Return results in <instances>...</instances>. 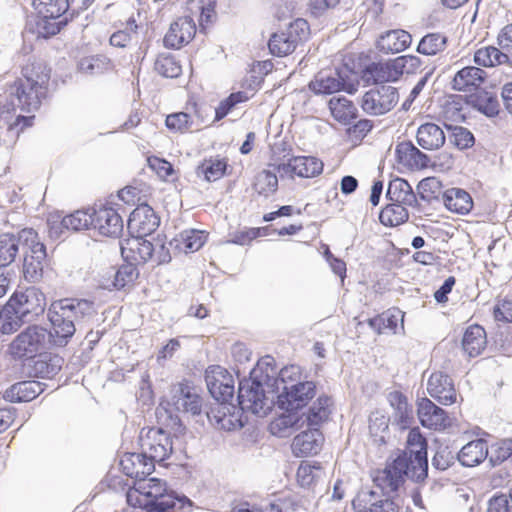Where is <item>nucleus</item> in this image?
Masks as SVG:
<instances>
[{"mask_svg": "<svg viewBox=\"0 0 512 512\" xmlns=\"http://www.w3.org/2000/svg\"><path fill=\"white\" fill-rule=\"evenodd\" d=\"M20 240L23 241L24 261L23 274L27 281L36 282L42 278L46 248L38 239V234L32 228L20 231Z\"/></svg>", "mask_w": 512, "mask_h": 512, "instance_id": "nucleus-10", "label": "nucleus"}, {"mask_svg": "<svg viewBox=\"0 0 512 512\" xmlns=\"http://www.w3.org/2000/svg\"><path fill=\"white\" fill-rule=\"evenodd\" d=\"M138 274L136 266L130 263L124 264L108 280L101 282L99 286L109 291L113 289L120 290L132 284L137 279Z\"/></svg>", "mask_w": 512, "mask_h": 512, "instance_id": "nucleus-39", "label": "nucleus"}, {"mask_svg": "<svg viewBox=\"0 0 512 512\" xmlns=\"http://www.w3.org/2000/svg\"><path fill=\"white\" fill-rule=\"evenodd\" d=\"M20 243L23 245L20 234L18 237L8 233L0 235V267H6L15 260Z\"/></svg>", "mask_w": 512, "mask_h": 512, "instance_id": "nucleus-42", "label": "nucleus"}, {"mask_svg": "<svg viewBox=\"0 0 512 512\" xmlns=\"http://www.w3.org/2000/svg\"><path fill=\"white\" fill-rule=\"evenodd\" d=\"M406 449L399 454L385 469H394L396 462H402L404 468L400 471L402 479L410 478L415 482L423 481L428 475L427 441L418 428L409 431L406 441Z\"/></svg>", "mask_w": 512, "mask_h": 512, "instance_id": "nucleus-5", "label": "nucleus"}, {"mask_svg": "<svg viewBox=\"0 0 512 512\" xmlns=\"http://www.w3.org/2000/svg\"><path fill=\"white\" fill-rule=\"evenodd\" d=\"M357 87L356 75L347 67L322 70L309 83V89L317 95L333 94L342 90L354 94Z\"/></svg>", "mask_w": 512, "mask_h": 512, "instance_id": "nucleus-9", "label": "nucleus"}, {"mask_svg": "<svg viewBox=\"0 0 512 512\" xmlns=\"http://www.w3.org/2000/svg\"><path fill=\"white\" fill-rule=\"evenodd\" d=\"M48 331L37 325L29 326L10 344V353L14 358H31L45 348Z\"/></svg>", "mask_w": 512, "mask_h": 512, "instance_id": "nucleus-14", "label": "nucleus"}, {"mask_svg": "<svg viewBox=\"0 0 512 512\" xmlns=\"http://www.w3.org/2000/svg\"><path fill=\"white\" fill-rule=\"evenodd\" d=\"M45 305V295L36 287L16 291L4 306L1 332L10 334L20 328L23 323L35 320L43 314Z\"/></svg>", "mask_w": 512, "mask_h": 512, "instance_id": "nucleus-4", "label": "nucleus"}, {"mask_svg": "<svg viewBox=\"0 0 512 512\" xmlns=\"http://www.w3.org/2000/svg\"><path fill=\"white\" fill-rule=\"evenodd\" d=\"M486 72L475 66H467L454 75L451 87L459 92L477 91L486 79Z\"/></svg>", "mask_w": 512, "mask_h": 512, "instance_id": "nucleus-24", "label": "nucleus"}, {"mask_svg": "<svg viewBox=\"0 0 512 512\" xmlns=\"http://www.w3.org/2000/svg\"><path fill=\"white\" fill-rule=\"evenodd\" d=\"M468 104L482 114L493 117L499 112V102L495 94L478 89L468 97Z\"/></svg>", "mask_w": 512, "mask_h": 512, "instance_id": "nucleus-38", "label": "nucleus"}, {"mask_svg": "<svg viewBox=\"0 0 512 512\" xmlns=\"http://www.w3.org/2000/svg\"><path fill=\"white\" fill-rule=\"evenodd\" d=\"M111 61L104 55L85 57L78 64L79 71L86 75H98L110 70Z\"/></svg>", "mask_w": 512, "mask_h": 512, "instance_id": "nucleus-48", "label": "nucleus"}, {"mask_svg": "<svg viewBox=\"0 0 512 512\" xmlns=\"http://www.w3.org/2000/svg\"><path fill=\"white\" fill-rule=\"evenodd\" d=\"M447 37L441 33H429L425 35L417 46V52L432 56L445 50Z\"/></svg>", "mask_w": 512, "mask_h": 512, "instance_id": "nucleus-47", "label": "nucleus"}, {"mask_svg": "<svg viewBox=\"0 0 512 512\" xmlns=\"http://www.w3.org/2000/svg\"><path fill=\"white\" fill-rule=\"evenodd\" d=\"M427 391L443 405H451L456 401V391L452 379L442 372L432 373L428 379Z\"/></svg>", "mask_w": 512, "mask_h": 512, "instance_id": "nucleus-22", "label": "nucleus"}, {"mask_svg": "<svg viewBox=\"0 0 512 512\" xmlns=\"http://www.w3.org/2000/svg\"><path fill=\"white\" fill-rule=\"evenodd\" d=\"M155 71L166 78H177L182 73L180 63L172 54H160L155 60Z\"/></svg>", "mask_w": 512, "mask_h": 512, "instance_id": "nucleus-50", "label": "nucleus"}, {"mask_svg": "<svg viewBox=\"0 0 512 512\" xmlns=\"http://www.w3.org/2000/svg\"><path fill=\"white\" fill-rule=\"evenodd\" d=\"M203 400L198 389L189 382L184 381L174 384L170 388V400L168 405L178 412L199 415L202 412Z\"/></svg>", "mask_w": 512, "mask_h": 512, "instance_id": "nucleus-15", "label": "nucleus"}, {"mask_svg": "<svg viewBox=\"0 0 512 512\" xmlns=\"http://www.w3.org/2000/svg\"><path fill=\"white\" fill-rule=\"evenodd\" d=\"M135 492L146 498L144 506L147 512H176L191 506L192 502L185 496L177 497L167 493L166 484L157 478H143L135 483Z\"/></svg>", "mask_w": 512, "mask_h": 512, "instance_id": "nucleus-7", "label": "nucleus"}, {"mask_svg": "<svg viewBox=\"0 0 512 512\" xmlns=\"http://www.w3.org/2000/svg\"><path fill=\"white\" fill-rule=\"evenodd\" d=\"M44 384L39 381H22L5 390L3 398L12 403L29 402L44 391Z\"/></svg>", "mask_w": 512, "mask_h": 512, "instance_id": "nucleus-29", "label": "nucleus"}, {"mask_svg": "<svg viewBox=\"0 0 512 512\" xmlns=\"http://www.w3.org/2000/svg\"><path fill=\"white\" fill-rule=\"evenodd\" d=\"M402 462H396L394 469L377 470L373 476L374 488L361 490L352 501L355 512H398L394 494L404 483L400 475Z\"/></svg>", "mask_w": 512, "mask_h": 512, "instance_id": "nucleus-2", "label": "nucleus"}, {"mask_svg": "<svg viewBox=\"0 0 512 512\" xmlns=\"http://www.w3.org/2000/svg\"><path fill=\"white\" fill-rule=\"evenodd\" d=\"M363 77L367 82L374 84H383L387 82H396L400 79L398 67L395 58L386 62H377L369 64L363 71Z\"/></svg>", "mask_w": 512, "mask_h": 512, "instance_id": "nucleus-26", "label": "nucleus"}, {"mask_svg": "<svg viewBox=\"0 0 512 512\" xmlns=\"http://www.w3.org/2000/svg\"><path fill=\"white\" fill-rule=\"evenodd\" d=\"M398 101L397 88L390 85H380L370 89L362 96L361 107L369 115L380 116L391 111Z\"/></svg>", "mask_w": 512, "mask_h": 512, "instance_id": "nucleus-13", "label": "nucleus"}, {"mask_svg": "<svg viewBox=\"0 0 512 512\" xmlns=\"http://www.w3.org/2000/svg\"><path fill=\"white\" fill-rule=\"evenodd\" d=\"M160 219L154 210L143 205L136 208L130 215L128 227L137 231V236L151 235L159 227Z\"/></svg>", "mask_w": 512, "mask_h": 512, "instance_id": "nucleus-23", "label": "nucleus"}, {"mask_svg": "<svg viewBox=\"0 0 512 512\" xmlns=\"http://www.w3.org/2000/svg\"><path fill=\"white\" fill-rule=\"evenodd\" d=\"M324 437L315 427H308L293 439L292 450L297 456L317 454L322 447Z\"/></svg>", "mask_w": 512, "mask_h": 512, "instance_id": "nucleus-25", "label": "nucleus"}, {"mask_svg": "<svg viewBox=\"0 0 512 512\" xmlns=\"http://www.w3.org/2000/svg\"><path fill=\"white\" fill-rule=\"evenodd\" d=\"M447 129L451 132L450 141L460 150L470 148L475 143L474 135L465 127L447 125Z\"/></svg>", "mask_w": 512, "mask_h": 512, "instance_id": "nucleus-54", "label": "nucleus"}, {"mask_svg": "<svg viewBox=\"0 0 512 512\" xmlns=\"http://www.w3.org/2000/svg\"><path fill=\"white\" fill-rule=\"evenodd\" d=\"M316 395V385L312 381L284 385L278 393V404L287 412H293L306 406Z\"/></svg>", "mask_w": 512, "mask_h": 512, "instance_id": "nucleus-16", "label": "nucleus"}, {"mask_svg": "<svg viewBox=\"0 0 512 512\" xmlns=\"http://www.w3.org/2000/svg\"><path fill=\"white\" fill-rule=\"evenodd\" d=\"M417 413L420 423L426 428L440 430L446 427V412L428 398L418 402Z\"/></svg>", "mask_w": 512, "mask_h": 512, "instance_id": "nucleus-27", "label": "nucleus"}, {"mask_svg": "<svg viewBox=\"0 0 512 512\" xmlns=\"http://www.w3.org/2000/svg\"><path fill=\"white\" fill-rule=\"evenodd\" d=\"M324 471L320 463L315 462L311 464L304 461L300 464L297 470V480L301 487L311 488L316 482L322 479Z\"/></svg>", "mask_w": 512, "mask_h": 512, "instance_id": "nucleus-46", "label": "nucleus"}, {"mask_svg": "<svg viewBox=\"0 0 512 512\" xmlns=\"http://www.w3.org/2000/svg\"><path fill=\"white\" fill-rule=\"evenodd\" d=\"M411 40V35L405 30H390L380 36L377 48L384 53H398L405 50Z\"/></svg>", "mask_w": 512, "mask_h": 512, "instance_id": "nucleus-32", "label": "nucleus"}, {"mask_svg": "<svg viewBox=\"0 0 512 512\" xmlns=\"http://www.w3.org/2000/svg\"><path fill=\"white\" fill-rule=\"evenodd\" d=\"M216 0H190L189 9L197 10L200 12V26L205 28L207 25L212 24L216 19Z\"/></svg>", "mask_w": 512, "mask_h": 512, "instance_id": "nucleus-53", "label": "nucleus"}, {"mask_svg": "<svg viewBox=\"0 0 512 512\" xmlns=\"http://www.w3.org/2000/svg\"><path fill=\"white\" fill-rule=\"evenodd\" d=\"M386 197L391 202L402 203L407 206H415L417 198L407 180L396 178L389 182Z\"/></svg>", "mask_w": 512, "mask_h": 512, "instance_id": "nucleus-37", "label": "nucleus"}, {"mask_svg": "<svg viewBox=\"0 0 512 512\" xmlns=\"http://www.w3.org/2000/svg\"><path fill=\"white\" fill-rule=\"evenodd\" d=\"M489 446L486 440L476 439L464 445L457 452V460L462 466L474 467L487 459Z\"/></svg>", "mask_w": 512, "mask_h": 512, "instance_id": "nucleus-30", "label": "nucleus"}, {"mask_svg": "<svg viewBox=\"0 0 512 512\" xmlns=\"http://www.w3.org/2000/svg\"><path fill=\"white\" fill-rule=\"evenodd\" d=\"M227 169V162L225 159L210 158L203 161L197 168L198 175H204L205 179L209 182L216 181L223 177Z\"/></svg>", "mask_w": 512, "mask_h": 512, "instance_id": "nucleus-51", "label": "nucleus"}, {"mask_svg": "<svg viewBox=\"0 0 512 512\" xmlns=\"http://www.w3.org/2000/svg\"><path fill=\"white\" fill-rule=\"evenodd\" d=\"M296 170V176L302 178H313L320 175L323 171V162L313 156H293Z\"/></svg>", "mask_w": 512, "mask_h": 512, "instance_id": "nucleus-43", "label": "nucleus"}, {"mask_svg": "<svg viewBox=\"0 0 512 512\" xmlns=\"http://www.w3.org/2000/svg\"><path fill=\"white\" fill-rule=\"evenodd\" d=\"M178 241L183 245L185 252H194L203 246L206 235L200 230H185L180 233Z\"/></svg>", "mask_w": 512, "mask_h": 512, "instance_id": "nucleus-56", "label": "nucleus"}, {"mask_svg": "<svg viewBox=\"0 0 512 512\" xmlns=\"http://www.w3.org/2000/svg\"><path fill=\"white\" fill-rule=\"evenodd\" d=\"M138 38V25L135 19L130 18L124 29L118 30L111 35L110 44L115 47L124 48L133 41L137 42Z\"/></svg>", "mask_w": 512, "mask_h": 512, "instance_id": "nucleus-49", "label": "nucleus"}, {"mask_svg": "<svg viewBox=\"0 0 512 512\" xmlns=\"http://www.w3.org/2000/svg\"><path fill=\"white\" fill-rule=\"evenodd\" d=\"M190 118L189 114L178 112L168 115L165 123L168 129L183 132L189 128Z\"/></svg>", "mask_w": 512, "mask_h": 512, "instance_id": "nucleus-62", "label": "nucleus"}, {"mask_svg": "<svg viewBox=\"0 0 512 512\" xmlns=\"http://www.w3.org/2000/svg\"><path fill=\"white\" fill-rule=\"evenodd\" d=\"M512 454V440L504 439L489 447L488 459L492 466H496L508 459Z\"/></svg>", "mask_w": 512, "mask_h": 512, "instance_id": "nucleus-55", "label": "nucleus"}, {"mask_svg": "<svg viewBox=\"0 0 512 512\" xmlns=\"http://www.w3.org/2000/svg\"><path fill=\"white\" fill-rule=\"evenodd\" d=\"M254 191L265 198L275 193L278 189V178L276 173L269 169H264L257 173L253 183Z\"/></svg>", "mask_w": 512, "mask_h": 512, "instance_id": "nucleus-44", "label": "nucleus"}, {"mask_svg": "<svg viewBox=\"0 0 512 512\" xmlns=\"http://www.w3.org/2000/svg\"><path fill=\"white\" fill-rule=\"evenodd\" d=\"M96 315L94 302L86 299L65 298L53 302L47 316L51 324L48 340L63 347L76 332L77 326L91 321Z\"/></svg>", "mask_w": 512, "mask_h": 512, "instance_id": "nucleus-1", "label": "nucleus"}, {"mask_svg": "<svg viewBox=\"0 0 512 512\" xmlns=\"http://www.w3.org/2000/svg\"><path fill=\"white\" fill-rule=\"evenodd\" d=\"M309 30L308 22L302 18L290 23L285 31L274 33L268 43L274 56L283 57L292 53L298 43L306 38Z\"/></svg>", "mask_w": 512, "mask_h": 512, "instance_id": "nucleus-12", "label": "nucleus"}, {"mask_svg": "<svg viewBox=\"0 0 512 512\" xmlns=\"http://www.w3.org/2000/svg\"><path fill=\"white\" fill-rule=\"evenodd\" d=\"M196 34V23L191 16L177 18L164 37L166 47L179 49L188 44Z\"/></svg>", "mask_w": 512, "mask_h": 512, "instance_id": "nucleus-20", "label": "nucleus"}, {"mask_svg": "<svg viewBox=\"0 0 512 512\" xmlns=\"http://www.w3.org/2000/svg\"><path fill=\"white\" fill-rule=\"evenodd\" d=\"M128 244L130 245V250L137 253L143 262L153 259L156 247L153 242L144 239V236H137Z\"/></svg>", "mask_w": 512, "mask_h": 512, "instance_id": "nucleus-57", "label": "nucleus"}, {"mask_svg": "<svg viewBox=\"0 0 512 512\" xmlns=\"http://www.w3.org/2000/svg\"><path fill=\"white\" fill-rule=\"evenodd\" d=\"M417 143L425 150H437L441 148L446 140L442 128L432 122L422 124L416 134Z\"/></svg>", "mask_w": 512, "mask_h": 512, "instance_id": "nucleus-31", "label": "nucleus"}, {"mask_svg": "<svg viewBox=\"0 0 512 512\" xmlns=\"http://www.w3.org/2000/svg\"><path fill=\"white\" fill-rule=\"evenodd\" d=\"M456 459L457 453L452 452L448 446H441L432 459V465L434 468L444 471L453 465Z\"/></svg>", "mask_w": 512, "mask_h": 512, "instance_id": "nucleus-61", "label": "nucleus"}, {"mask_svg": "<svg viewBox=\"0 0 512 512\" xmlns=\"http://www.w3.org/2000/svg\"><path fill=\"white\" fill-rule=\"evenodd\" d=\"M406 205L398 202H391L380 212L379 219L385 226H397L408 220L409 214Z\"/></svg>", "mask_w": 512, "mask_h": 512, "instance_id": "nucleus-45", "label": "nucleus"}, {"mask_svg": "<svg viewBox=\"0 0 512 512\" xmlns=\"http://www.w3.org/2000/svg\"><path fill=\"white\" fill-rule=\"evenodd\" d=\"M139 442L142 451L154 463L163 462L174 451V441L170 434L161 427L143 428L140 431Z\"/></svg>", "mask_w": 512, "mask_h": 512, "instance_id": "nucleus-11", "label": "nucleus"}, {"mask_svg": "<svg viewBox=\"0 0 512 512\" xmlns=\"http://www.w3.org/2000/svg\"><path fill=\"white\" fill-rule=\"evenodd\" d=\"M243 412L240 406L236 407L229 402L218 403L207 412V418L220 429L232 431L244 426Z\"/></svg>", "mask_w": 512, "mask_h": 512, "instance_id": "nucleus-18", "label": "nucleus"}, {"mask_svg": "<svg viewBox=\"0 0 512 512\" xmlns=\"http://www.w3.org/2000/svg\"><path fill=\"white\" fill-rule=\"evenodd\" d=\"M332 116L342 124H350L357 116V108L345 97H332L329 100Z\"/></svg>", "mask_w": 512, "mask_h": 512, "instance_id": "nucleus-40", "label": "nucleus"}, {"mask_svg": "<svg viewBox=\"0 0 512 512\" xmlns=\"http://www.w3.org/2000/svg\"><path fill=\"white\" fill-rule=\"evenodd\" d=\"M23 79L15 82L11 91V105L23 112L37 110L45 97L50 79V69L43 62L27 65L22 70Z\"/></svg>", "mask_w": 512, "mask_h": 512, "instance_id": "nucleus-3", "label": "nucleus"}, {"mask_svg": "<svg viewBox=\"0 0 512 512\" xmlns=\"http://www.w3.org/2000/svg\"><path fill=\"white\" fill-rule=\"evenodd\" d=\"M395 60L400 77L404 74H416L422 66V60L416 55H402L396 57Z\"/></svg>", "mask_w": 512, "mask_h": 512, "instance_id": "nucleus-60", "label": "nucleus"}, {"mask_svg": "<svg viewBox=\"0 0 512 512\" xmlns=\"http://www.w3.org/2000/svg\"><path fill=\"white\" fill-rule=\"evenodd\" d=\"M266 229L267 228H251L231 233L229 242L238 245L248 244L251 240L261 236V232Z\"/></svg>", "mask_w": 512, "mask_h": 512, "instance_id": "nucleus-63", "label": "nucleus"}, {"mask_svg": "<svg viewBox=\"0 0 512 512\" xmlns=\"http://www.w3.org/2000/svg\"><path fill=\"white\" fill-rule=\"evenodd\" d=\"M390 405L394 409L393 419L401 429H406L413 421V409L408 404L406 396L401 392L394 391L388 396Z\"/></svg>", "mask_w": 512, "mask_h": 512, "instance_id": "nucleus-36", "label": "nucleus"}, {"mask_svg": "<svg viewBox=\"0 0 512 512\" xmlns=\"http://www.w3.org/2000/svg\"><path fill=\"white\" fill-rule=\"evenodd\" d=\"M248 100L246 92L239 91L230 94L226 99L220 102L219 106L215 110V119H223L238 103H242Z\"/></svg>", "mask_w": 512, "mask_h": 512, "instance_id": "nucleus-58", "label": "nucleus"}, {"mask_svg": "<svg viewBox=\"0 0 512 512\" xmlns=\"http://www.w3.org/2000/svg\"><path fill=\"white\" fill-rule=\"evenodd\" d=\"M442 201L451 212L467 214L473 207V200L468 192L460 188H451L444 192Z\"/></svg>", "mask_w": 512, "mask_h": 512, "instance_id": "nucleus-34", "label": "nucleus"}, {"mask_svg": "<svg viewBox=\"0 0 512 512\" xmlns=\"http://www.w3.org/2000/svg\"><path fill=\"white\" fill-rule=\"evenodd\" d=\"M120 466L127 476L135 478L137 482L154 471L155 463L142 451L124 454L120 460Z\"/></svg>", "mask_w": 512, "mask_h": 512, "instance_id": "nucleus-21", "label": "nucleus"}, {"mask_svg": "<svg viewBox=\"0 0 512 512\" xmlns=\"http://www.w3.org/2000/svg\"><path fill=\"white\" fill-rule=\"evenodd\" d=\"M265 390L263 384L256 379H244L239 382L238 403L243 411L265 416L274 404L275 390L268 387Z\"/></svg>", "mask_w": 512, "mask_h": 512, "instance_id": "nucleus-8", "label": "nucleus"}, {"mask_svg": "<svg viewBox=\"0 0 512 512\" xmlns=\"http://www.w3.org/2000/svg\"><path fill=\"white\" fill-rule=\"evenodd\" d=\"M92 214V228L107 237H118L123 231V220L117 210L100 206Z\"/></svg>", "mask_w": 512, "mask_h": 512, "instance_id": "nucleus-19", "label": "nucleus"}, {"mask_svg": "<svg viewBox=\"0 0 512 512\" xmlns=\"http://www.w3.org/2000/svg\"><path fill=\"white\" fill-rule=\"evenodd\" d=\"M332 400L326 395H320L306 413H303L302 424L308 427L318 428L328 420L331 413Z\"/></svg>", "mask_w": 512, "mask_h": 512, "instance_id": "nucleus-33", "label": "nucleus"}, {"mask_svg": "<svg viewBox=\"0 0 512 512\" xmlns=\"http://www.w3.org/2000/svg\"><path fill=\"white\" fill-rule=\"evenodd\" d=\"M473 60L479 66L494 67L506 64L508 61V54H506L500 47L486 46L475 51Z\"/></svg>", "mask_w": 512, "mask_h": 512, "instance_id": "nucleus-41", "label": "nucleus"}, {"mask_svg": "<svg viewBox=\"0 0 512 512\" xmlns=\"http://www.w3.org/2000/svg\"><path fill=\"white\" fill-rule=\"evenodd\" d=\"M395 153L397 161L411 170L423 169L429 165V157L410 141L399 143Z\"/></svg>", "mask_w": 512, "mask_h": 512, "instance_id": "nucleus-28", "label": "nucleus"}, {"mask_svg": "<svg viewBox=\"0 0 512 512\" xmlns=\"http://www.w3.org/2000/svg\"><path fill=\"white\" fill-rule=\"evenodd\" d=\"M32 5L37 15L34 21H28L27 29L37 37L49 38L67 25L68 0H33Z\"/></svg>", "mask_w": 512, "mask_h": 512, "instance_id": "nucleus-6", "label": "nucleus"}, {"mask_svg": "<svg viewBox=\"0 0 512 512\" xmlns=\"http://www.w3.org/2000/svg\"><path fill=\"white\" fill-rule=\"evenodd\" d=\"M60 226L71 231L88 229L92 227V214L88 211L78 210L63 217L60 222Z\"/></svg>", "mask_w": 512, "mask_h": 512, "instance_id": "nucleus-52", "label": "nucleus"}, {"mask_svg": "<svg viewBox=\"0 0 512 512\" xmlns=\"http://www.w3.org/2000/svg\"><path fill=\"white\" fill-rule=\"evenodd\" d=\"M487 345L486 332L479 325L469 326L462 339V347L469 357H476L481 354Z\"/></svg>", "mask_w": 512, "mask_h": 512, "instance_id": "nucleus-35", "label": "nucleus"}, {"mask_svg": "<svg viewBox=\"0 0 512 512\" xmlns=\"http://www.w3.org/2000/svg\"><path fill=\"white\" fill-rule=\"evenodd\" d=\"M368 324L378 334H381L386 328L394 330L397 326V320L393 317L378 315L376 317L370 318L368 320Z\"/></svg>", "mask_w": 512, "mask_h": 512, "instance_id": "nucleus-64", "label": "nucleus"}, {"mask_svg": "<svg viewBox=\"0 0 512 512\" xmlns=\"http://www.w3.org/2000/svg\"><path fill=\"white\" fill-rule=\"evenodd\" d=\"M205 381L209 393L218 403L233 399L234 379L225 368L219 365L209 366L205 371Z\"/></svg>", "mask_w": 512, "mask_h": 512, "instance_id": "nucleus-17", "label": "nucleus"}, {"mask_svg": "<svg viewBox=\"0 0 512 512\" xmlns=\"http://www.w3.org/2000/svg\"><path fill=\"white\" fill-rule=\"evenodd\" d=\"M61 361L62 359L58 357L49 358V360L39 359L34 364V370L41 378L51 379L60 371Z\"/></svg>", "mask_w": 512, "mask_h": 512, "instance_id": "nucleus-59", "label": "nucleus"}]
</instances>
